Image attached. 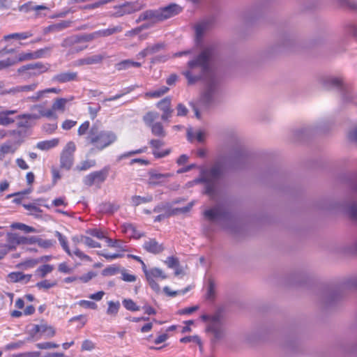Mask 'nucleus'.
Wrapping results in <instances>:
<instances>
[{"label": "nucleus", "mask_w": 357, "mask_h": 357, "mask_svg": "<svg viewBox=\"0 0 357 357\" xmlns=\"http://www.w3.org/2000/svg\"><path fill=\"white\" fill-rule=\"evenodd\" d=\"M213 53V47H206L188 61L185 69L182 72L190 85L204 80L200 102L206 106L218 102L222 95L220 80L214 73L211 66Z\"/></svg>", "instance_id": "1"}, {"label": "nucleus", "mask_w": 357, "mask_h": 357, "mask_svg": "<svg viewBox=\"0 0 357 357\" xmlns=\"http://www.w3.org/2000/svg\"><path fill=\"white\" fill-rule=\"evenodd\" d=\"M117 139L116 134L111 130H100L93 126L87 136L88 142L98 150H102L113 144Z\"/></svg>", "instance_id": "2"}, {"label": "nucleus", "mask_w": 357, "mask_h": 357, "mask_svg": "<svg viewBox=\"0 0 357 357\" xmlns=\"http://www.w3.org/2000/svg\"><path fill=\"white\" fill-rule=\"evenodd\" d=\"M323 85L326 89H337L341 93L342 99L345 102L351 101V87L345 84L342 79L335 77H326L323 79Z\"/></svg>", "instance_id": "3"}, {"label": "nucleus", "mask_w": 357, "mask_h": 357, "mask_svg": "<svg viewBox=\"0 0 357 357\" xmlns=\"http://www.w3.org/2000/svg\"><path fill=\"white\" fill-rule=\"evenodd\" d=\"M146 281L153 291L156 293L160 291V287L158 283V281L164 280L167 278V275L160 268L154 267L143 270Z\"/></svg>", "instance_id": "4"}, {"label": "nucleus", "mask_w": 357, "mask_h": 357, "mask_svg": "<svg viewBox=\"0 0 357 357\" xmlns=\"http://www.w3.org/2000/svg\"><path fill=\"white\" fill-rule=\"evenodd\" d=\"M223 172L224 167L217 164L204 173V181L206 183L205 192L209 196L212 197L214 192L213 183L221 176Z\"/></svg>", "instance_id": "5"}, {"label": "nucleus", "mask_w": 357, "mask_h": 357, "mask_svg": "<svg viewBox=\"0 0 357 357\" xmlns=\"http://www.w3.org/2000/svg\"><path fill=\"white\" fill-rule=\"evenodd\" d=\"M47 70V67L41 62L29 63L18 68L17 73L25 79L38 76Z\"/></svg>", "instance_id": "6"}, {"label": "nucleus", "mask_w": 357, "mask_h": 357, "mask_svg": "<svg viewBox=\"0 0 357 357\" xmlns=\"http://www.w3.org/2000/svg\"><path fill=\"white\" fill-rule=\"evenodd\" d=\"M228 156H250L252 154L248 146L240 141H235L226 146Z\"/></svg>", "instance_id": "7"}, {"label": "nucleus", "mask_w": 357, "mask_h": 357, "mask_svg": "<svg viewBox=\"0 0 357 357\" xmlns=\"http://www.w3.org/2000/svg\"><path fill=\"white\" fill-rule=\"evenodd\" d=\"M55 334V328L46 323H43V320L41 321L40 324H35L31 330V335L33 337H36L39 335L40 337L44 336L45 338H51Z\"/></svg>", "instance_id": "8"}, {"label": "nucleus", "mask_w": 357, "mask_h": 357, "mask_svg": "<svg viewBox=\"0 0 357 357\" xmlns=\"http://www.w3.org/2000/svg\"><path fill=\"white\" fill-rule=\"evenodd\" d=\"M38 87V83H32L27 85H18L8 90L1 91V95L11 94L17 97H22L23 94L33 91Z\"/></svg>", "instance_id": "9"}, {"label": "nucleus", "mask_w": 357, "mask_h": 357, "mask_svg": "<svg viewBox=\"0 0 357 357\" xmlns=\"http://www.w3.org/2000/svg\"><path fill=\"white\" fill-rule=\"evenodd\" d=\"M201 319L204 321H211V323L207 327V331L213 333L214 336L216 338H220L221 337L222 331L220 328V316L217 314L213 316H209L207 314H203L201 316Z\"/></svg>", "instance_id": "10"}, {"label": "nucleus", "mask_w": 357, "mask_h": 357, "mask_svg": "<svg viewBox=\"0 0 357 357\" xmlns=\"http://www.w3.org/2000/svg\"><path fill=\"white\" fill-rule=\"evenodd\" d=\"M108 173L109 169L107 168H104L98 172H92L85 177L84 183L89 186L94 184L99 185L105 181Z\"/></svg>", "instance_id": "11"}, {"label": "nucleus", "mask_w": 357, "mask_h": 357, "mask_svg": "<svg viewBox=\"0 0 357 357\" xmlns=\"http://www.w3.org/2000/svg\"><path fill=\"white\" fill-rule=\"evenodd\" d=\"M143 5L139 2H126L116 8L114 13L116 17H121L124 15L131 14L142 9Z\"/></svg>", "instance_id": "12"}, {"label": "nucleus", "mask_w": 357, "mask_h": 357, "mask_svg": "<svg viewBox=\"0 0 357 357\" xmlns=\"http://www.w3.org/2000/svg\"><path fill=\"white\" fill-rule=\"evenodd\" d=\"M145 20H149L153 23L162 21L160 9L158 10H147L142 13L137 20V22H140Z\"/></svg>", "instance_id": "13"}, {"label": "nucleus", "mask_w": 357, "mask_h": 357, "mask_svg": "<svg viewBox=\"0 0 357 357\" xmlns=\"http://www.w3.org/2000/svg\"><path fill=\"white\" fill-rule=\"evenodd\" d=\"M143 248L148 252L158 255L164 250V246L159 243L155 238H149L143 244Z\"/></svg>", "instance_id": "14"}, {"label": "nucleus", "mask_w": 357, "mask_h": 357, "mask_svg": "<svg viewBox=\"0 0 357 357\" xmlns=\"http://www.w3.org/2000/svg\"><path fill=\"white\" fill-rule=\"evenodd\" d=\"M171 101L172 99L169 97H166L159 101L157 104V107L163 112V114L161 116V119L163 121L168 120L171 116L172 113L173 112L172 109H171Z\"/></svg>", "instance_id": "15"}, {"label": "nucleus", "mask_w": 357, "mask_h": 357, "mask_svg": "<svg viewBox=\"0 0 357 357\" xmlns=\"http://www.w3.org/2000/svg\"><path fill=\"white\" fill-rule=\"evenodd\" d=\"M162 21L170 18L181 11V8L175 3L159 8Z\"/></svg>", "instance_id": "16"}, {"label": "nucleus", "mask_w": 357, "mask_h": 357, "mask_svg": "<svg viewBox=\"0 0 357 357\" xmlns=\"http://www.w3.org/2000/svg\"><path fill=\"white\" fill-rule=\"evenodd\" d=\"M225 215L226 211L222 206H217L212 208L206 210L204 213V217L210 221L224 218Z\"/></svg>", "instance_id": "17"}, {"label": "nucleus", "mask_w": 357, "mask_h": 357, "mask_svg": "<svg viewBox=\"0 0 357 357\" xmlns=\"http://www.w3.org/2000/svg\"><path fill=\"white\" fill-rule=\"evenodd\" d=\"M6 244L11 251L15 250L22 245V236L15 232H8L6 236Z\"/></svg>", "instance_id": "18"}, {"label": "nucleus", "mask_w": 357, "mask_h": 357, "mask_svg": "<svg viewBox=\"0 0 357 357\" xmlns=\"http://www.w3.org/2000/svg\"><path fill=\"white\" fill-rule=\"evenodd\" d=\"M317 128L307 126L294 131V136L296 139L303 141L316 132Z\"/></svg>", "instance_id": "19"}, {"label": "nucleus", "mask_w": 357, "mask_h": 357, "mask_svg": "<svg viewBox=\"0 0 357 357\" xmlns=\"http://www.w3.org/2000/svg\"><path fill=\"white\" fill-rule=\"evenodd\" d=\"M78 75L76 72H62L55 75L52 77V81L58 83H66L72 81H77Z\"/></svg>", "instance_id": "20"}, {"label": "nucleus", "mask_w": 357, "mask_h": 357, "mask_svg": "<svg viewBox=\"0 0 357 357\" xmlns=\"http://www.w3.org/2000/svg\"><path fill=\"white\" fill-rule=\"evenodd\" d=\"M19 10L22 12L28 13L31 10L36 11V17L45 16V14L42 15L41 10H47L48 8L44 5L33 6L31 1L26 3L20 6Z\"/></svg>", "instance_id": "21"}, {"label": "nucleus", "mask_w": 357, "mask_h": 357, "mask_svg": "<svg viewBox=\"0 0 357 357\" xmlns=\"http://www.w3.org/2000/svg\"><path fill=\"white\" fill-rule=\"evenodd\" d=\"M105 58V55L100 54L88 56L84 58L78 59L77 61V65L83 66V65L98 64V63H100Z\"/></svg>", "instance_id": "22"}, {"label": "nucleus", "mask_w": 357, "mask_h": 357, "mask_svg": "<svg viewBox=\"0 0 357 357\" xmlns=\"http://www.w3.org/2000/svg\"><path fill=\"white\" fill-rule=\"evenodd\" d=\"M8 278L12 282H23L26 284L31 281L32 275L24 274L22 272L16 271L10 273Z\"/></svg>", "instance_id": "23"}, {"label": "nucleus", "mask_w": 357, "mask_h": 357, "mask_svg": "<svg viewBox=\"0 0 357 357\" xmlns=\"http://www.w3.org/2000/svg\"><path fill=\"white\" fill-rule=\"evenodd\" d=\"M19 143L16 141H7L0 147V152L2 154H13L19 147Z\"/></svg>", "instance_id": "24"}, {"label": "nucleus", "mask_w": 357, "mask_h": 357, "mask_svg": "<svg viewBox=\"0 0 357 357\" xmlns=\"http://www.w3.org/2000/svg\"><path fill=\"white\" fill-rule=\"evenodd\" d=\"M206 134L204 131H195L192 128L187 130V137L190 142L197 140L199 142H203L205 139Z\"/></svg>", "instance_id": "25"}, {"label": "nucleus", "mask_w": 357, "mask_h": 357, "mask_svg": "<svg viewBox=\"0 0 357 357\" xmlns=\"http://www.w3.org/2000/svg\"><path fill=\"white\" fill-rule=\"evenodd\" d=\"M123 31V26L121 25L109 26L106 29H101L98 31L99 38L107 37L114 33H120Z\"/></svg>", "instance_id": "26"}, {"label": "nucleus", "mask_w": 357, "mask_h": 357, "mask_svg": "<svg viewBox=\"0 0 357 357\" xmlns=\"http://www.w3.org/2000/svg\"><path fill=\"white\" fill-rule=\"evenodd\" d=\"M33 36V33L31 31H25L21 33H13L8 35H5L3 38V40L8 41L10 39L15 40H26Z\"/></svg>", "instance_id": "27"}, {"label": "nucleus", "mask_w": 357, "mask_h": 357, "mask_svg": "<svg viewBox=\"0 0 357 357\" xmlns=\"http://www.w3.org/2000/svg\"><path fill=\"white\" fill-rule=\"evenodd\" d=\"M142 66V63L137 61H133L130 59L123 60L116 65V68L118 70H123L130 68L131 67L139 68Z\"/></svg>", "instance_id": "28"}, {"label": "nucleus", "mask_w": 357, "mask_h": 357, "mask_svg": "<svg viewBox=\"0 0 357 357\" xmlns=\"http://www.w3.org/2000/svg\"><path fill=\"white\" fill-rule=\"evenodd\" d=\"M54 269V265L52 264H43L40 266L36 270V275H38L40 278H44L47 276V274L52 273Z\"/></svg>", "instance_id": "29"}, {"label": "nucleus", "mask_w": 357, "mask_h": 357, "mask_svg": "<svg viewBox=\"0 0 357 357\" xmlns=\"http://www.w3.org/2000/svg\"><path fill=\"white\" fill-rule=\"evenodd\" d=\"M54 235L57 237L63 250L68 254V256L72 257V252L68 246L67 238L58 231H55Z\"/></svg>", "instance_id": "30"}, {"label": "nucleus", "mask_w": 357, "mask_h": 357, "mask_svg": "<svg viewBox=\"0 0 357 357\" xmlns=\"http://www.w3.org/2000/svg\"><path fill=\"white\" fill-rule=\"evenodd\" d=\"M172 176L171 174H160V173H154L151 174L150 176V183L153 185H158L164 181H165L166 178Z\"/></svg>", "instance_id": "31"}, {"label": "nucleus", "mask_w": 357, "mask_h": 357, "mask_svg": "<svg viewBox=\"0 0 357 357\" xmlns=\"http://www.w3.org/2000/svg\"><path fill=\"white\" fill-rule=\"evenodd\" d=\"M209 27V22L207 21H203L200 23L197 24L195 26V33H196V38L197 40H199L202 39L204 32L206 31V29Z\"/></svg>", "instance_id": "32"}, {"label": "nucleus", "mask_w": 357, "mask_h": 357, "mask_svg": "<svg viewBox=\"0 0 357 357\" xmlns=\"http://www.w3.org/2000/svg\"><path fill=\"white\" fill-rule=\"evenodd\" d=\"M125 231L130 233L131 237L135 239H139L140 238L144 236V233L141 232L137 230V228L132 224H127L124 226Z\"/></svg>", "instance_id": "33"}, {"label": "nucleus", "mask_w": 357, "mask_h": 357, "mask_svg": "<svg viewBox=\"0 0 357 357\" xmlns=\"http://www.w3.org/2000/svg\"><path fill=\"white\" fill-rule=\"evenodd\" d=\"M61 92L60 89L57 88H49L46 89L45 90L38 91L35 96H33L31 97H29V99L31 101H38L39 100L44 94L48 93H59Z\"/></svg>", "instance_id": "34"}, {"label": "nucleus", "mask_w": 357, "mask_h": 357, "mask_svg": "<svg viewBox=\"0 0 357 357\" xmlns=\"http://www.w3.org/2000/svg\"><path fill=\"white\" fill-rule=\"evenodd\" d=\"M73 100V97H71L70 99L67 98H57L52 105V108L54 111H61L64 112L66 105L68 102Z\"/></svg>", "instance_id": "35"}, {"label": "nucleus", "mask_w": 357, "mask_h": 357, "mask_svg": "<svg viewBox=\"0 0 357 357\" xmlns=\"http://www.w3.org/2000/svg\"><path fill=\"white\" fill-rule=\"evenodd\" d=\"M40 261L38 259H26L17 265L18 268L28 269L35 267Z\"/></svg>", "instance_id": "36"}, {"label": "nucleus", "mask_w": 357, "mask_h": 357, "mask_svg": "<svg viewBox=\"0 0 357 357\" xmlns=\"http://www.w3.org/2000/svg\"><path fill=\"white\" fill-rule=\"evenodd\" d=\"M169 89L168 87L163 86L158 89L146 92L145 93V96L146 98H160V96H162L164 94H165L166 93H167L169 91Z\"/></svg>", "instance_id": "37"}, {"label": "nucleus", "mask_w": 357, "mask_h": 357, "mask_svg": "<svg viewBox=\"0 0 357 357\" xmlns=\"http://www.w3.org/2000/svg\"><path fill=\"white\" fill-rule=\"evenodd\" d=\"M59 140L54 139L52 140L43 141L37 144V148L41 150H49L58 144Z\"/></svg>", "instance_id": "38"}, {"label": "nucleus", "mask_w": 357, "mask_h": 357, "mask_svg": "<svg viewBox=\"0 0 357 357\" xmlns=\"http://www.w3.org/2000/svg\"><path fill=\"white\" fill-rule=\"evenodd\" d=\"M57 285L56 280H43L36 283V287L38 289L47 290Z\"/></svg>", "instance_id": "39"}, {"label": "nucleus", "mask_w": 357, "mask_h": 357, "mask_svg": "<svg viewBox=\"0 0 357 357\" xmlns=\"http://www.w3.org/2000/svg\"><path fill=\"white\" fill-rule=\"evenodd\" d=\"M12 58H13V60H14V61H15V64L19 62L34 59L33 52H21L17 56L12 57Z\"/></svg>", "instance_id": "40"}, {"label": "nucleus", "mask_w": 357, "mask_h": 357, "mask_svg": "<svg viewBox=\"0 0 357 357\" xmlns=\"http://www.w3.org/2000/svg\"><path fill=\"white\" fill-rule=\"evenodd\" d=\"M10 228L13 229H19L24 231L25 233H31L35 231V229L33 227L21 222H14L11 224Z\"/></svg>", "instance_id": "41"}, {"label": "nucleus", "mask_w": 357, "mask_h": 357, "mask_svg": "<svg viewBox=\"0 0 357 357\" xmlns=\"http://www.w3.org/2000/svg\"><path fill=\"white\" fill-rule=\"evenodd\" d=\"M81 241L83 242L86 246L91 248H96L101 247V244L100 243L95 241L89 236H82Z\"/></svg>", "instance_id": "42"}, {"label": "nucleus", "mask_w": 357, "mask_h": 357, "mask_svg": "<svg viewBox=\"0 0 357 357\" xmlns=\"http://www.w3.org/2000/svg\"><path fill=\"white\" fill-rule=\"evenodd\" d=\"M120 268L116 265H112L106 267L102 271L103 276L114 275L120 272Z\"/></svg>", "instance_id": "43"}, {"label": "nucleus", "mask_w": 357, "mask_h": 357, "mask_svg": "<svg viewBox=\"0 0 357 357\" xmlns=\"http://www.w3.org/2000/svg\"><path fill=\"white\" fill-rule=\"evenodd\" d=\"M52 50V47H46L45 48H42L36 51L33 52L34 59L44 58L50 54Z\"/></svg>", "instance_id": "44"}, {"label": "nucleus", "mask_w": 357, "mask_h": 357, "mask_svg": "<svg viewBox=\"0 0 357 357\" xmlns=\"http://www.w3.org/2000/svg\"><path fill=\"white\" fill-rule=\"evenodd\" d=\"M98 31L78 36L79 42H90L98 38Z\"/></svg>", "instance_id": "45"}, {"label": "nucleus", "mask_w": 357, "mask_h": 357, "mask_svg": "<svg viewBox=\"0 0 357 357\" xmlns=\"http://www.w3.org/2000/svg\"><path fill=\"white\" fill-rule=\"evenodd\" d=\"M119 308H120V303L119 301H116V302H114L112 301H109L107 313L108 314L116 315L118 313Z\"/></svg>", "instance_id": "46"}, {"label": "nucleus", "mask_w": 357, "mask_h": 357, "mask_svg": "<svg viewBox=\"0 0 357 357\" xmlns=\"http://www.w3.org/2000/svg\"><path fill=\"white\" fill-rule=\"evenodd\" d=\"M152 133L156 136H164L165 131L161 123L157 122L152 124L151 126Z\"/></svg>", "instance_id": "47"}, {"label": "nucleus", "mask_w": 357, "mask_h": 357, "mask_svg": "<svg viewBox=\"0 0 357 357\" xmlns=\"http://www.w3.org/2000/svg\"><path fill=\"white\" fill-rule=\"evenodd\" d=\"M123 305L125 307V308L128 310L132 312H136L139 310V307L137 305V304L132 299H124L123 301Z\"/></svg>", "instance_id": "48"}, {"label": "nucleus", "mask_w": 357, "mask_h": 357, "mask_svg": "<svg viewBox=\"0 0 357 357\" xmlns=\"http://www.w3.org/2000/svg\"><path fill=\"white\" fill-rule=\"evenodd\" d=\"M158 118V114L155 112H149L144 116L145 123L149 127L153 124L154 121Z\"/></svg>", "instance_id": "49"}, {"label": "nucleus", "mask_w": 357, "mask_h": 357, "mask_svg": "<svg viewBox=\"0 0 357 357\" xmlns=\"http://www.w3.org/2000/svg\"><path fill=\"white\" fill-rule=\"evenodd\" d=\"M134 89H135L134 86H130V87L126 88V89H123L121 93H117L112 97L105 98L104 100V101L107 102V101H114V100H118L120 98H121L122 96H123L124 95L128 94L130 92H131L132 91H133Z\"/></svg>", "instance_id": "50"}, {"label": "nucleus", "mask_w": 357, "mask_h": 357, "mask_svg": "<svg viewBox=\"0 0 357 357\" xmlns=\"http://www.w3.org/2000/svg\"><path fill=\"white\" fill-rule=\"evenodd\" d=\"M75 149V144L73 142H69L63 150L62 156H71Z\"/></svg>", "instance_id": "51"}, {"label": "nucleus", "mask_w": 357, "mask_h": 357, "mask_svg": "<svg viewBox=\"0 0 357 357\" xmlns=\"http://www.w3.org/2000/svg\"><path fill=\"white\" fill-rule=\"evenodd\" d=\"M55 243V241L51 239H43L38 237L37 245L40 248L47 249L54 246Z\"/></svg>", "instance_id": "52"}, {"label": "nucleus", "mask_w": 357, "mask_h": 357, "mask_svg": "<svg viewBox=\"0 0 357 357\" xmlns=\"http://www.w3.org/2000/svg\"><path fill=\"white\" fill-rule=\"evenodd\" d=\"M86 233L91 236L96 237L100 240L105 238L104 232L99 229H89L86 231Z\"/></svg>", "instance_id": "53"}, {"label": "nucleus", "mask_w": 357, "mask_h": 357, "mask_svg": "<svg viewBox=\"0 0 357 357\" xmlns=\"http://www.w3.org/2000/svg\"><path fill=\"white\" fill-rule=\"evenodd\" d=\"M120 271L121 273L122 280L128 282H133L136 281V276L133 274L130 273L127 270L123 269Z\"/></svg>", "instance_id": "54"}, {"label": "nucleus", "mask_w": 357, "mask_h": 357, "mask_svg": "<svg viewBox=\"0 0 357 357\" xmlns=\"http://www.w3.org/2000/svg\"><path fill=\"white\" fill-rule=\"evenodd\" d=\"M152 200V197L149 196L146 197H140V196H134L132 197V202L133 205L138 206L143 203H147Z\"/></svg>", "instance_id": "55"}, {"label": "nucleus", "mask_w": 357, "mask_h": 357, "mask_svg": "<svg viewBox=\"0 0 357 357\" xmlns=\"http://www.w3.org/2000/svg\"><path fill=\"white\" fill-rule=\"evenodd\" d=\"M95 348H96V344L91 340L86 339V340H84L82 343L81 351H91L93 350Z\"/></svg>", "instance_id": "56"}, {"label": "nucleus", "mask_w": 357, "mask_h": 357, "mask_svg": "<svg viewBox=\"0 0 357 357\" xmlns=\"http://www.w3.org/2000/svg\"><path fill=\"white\" fill-rule=\"evenodd\" d=\"M70 25V22L68 21H61L59 23L52 24L53 32H59Z\"/></svg>", "instance_id": "57"}, {"label": "nucleus", "mask_w": 357, "mask_h": 357, "mask_svg": "<svg viewBox=\"0 0 357 357\" xmlns=\"http://www.w3.org/2000/svg\"><path fill=\"white\" fill-rule=\"evenodd\" d=\"M39 109V112L41 116H45L47 118L56 117L54 114V109L52 107V109H44L41 105L36 106Z\"/></svg>", "instance_id": "58"}, {"label": "nucleus", "mask_w": 357, "mask_h": 357, "mask_svg": "<svg viewBox=\"0 0 357 357\" xmlns=\"http://www.w3.org/2000/svg\"><path fill=\"white\" fill-rule=\"evenodd\" d=\"M74 254L77 257H78L81 260H85L87 261H92V259L90 256L84 254L81 250L76 248L73 252H72V255Z\"/></svg>", "instance_id": "59"}, {"label": "nucleus", "mask_w": 357, "mask_h": 357, "mask_svg": "<svg viewBox=\"0 0 357 357\" xmlns=\"http://www.w3.org/2000/svg\"><path fill=\"white\" fill-rule=\"evenodd\" d=\"M77 304L79 306L83 307L84 308L92 309V310H96L98 308L97 304L91 301L81 300L77 303Z\"/></svg>", "instance_id": "60"}, {"label": "nucleus", "mask_w": 357, "mask_h": 357, "mask_svg": "<svg viewBox=\"0 0 357 357\" xmlns=\"http://www.w3.org/2000/svg\"><path fill=\"white\" fill-rule=\"evenodd\" d=\"M96 275H97V274L96 272L89 271L86 274H84L82 276L79 277V281H80L83 283H87L90 280H91L93 278H95Z\"/></svg>", "instance_id": "61"}, {"label": "nucleus", "mask_w": 357, "mask_h": 357, "mask_svg": "<svg viewBox=\"0 0 357 357\" xmlns=\"http://www.w3.org/2000/svg\"><path fill=\"white\" fill-rule=\"evenodd\" d=\"M38 236H22V245H33L38 243Z\"/></svg>", "instance_id": "62"}, {"label": "nucleus", "mask_w": 357, "mask_h": 357, "mask_svg": "<svg viewBox=\"0 0 357 357\" xmlns=\"http://www.w3.org/2000/svg\"><path fill=\"white\" fill-rule=\"evenodd\" d=\"M96 164L95 160H86L84 161L80 165L77 166V169L79 171L87 170L89 168L93 167Z\"/></svg>", "instance_id": "63"}, {"label": "nucleus", "mask_w": 357, "mask_h": 357, "mask_svg": "<svg viewBox=\"0 0 357 357\" xmlns=\"http://www.w3.org/2000/svg\"><path fill=\"white\" fill-rule=\"evenodd\" d=\"M15 65V61L13 60L12 57L7 58L0 61V70L9 68L12 66Z\"/></svg>", "instance_id": "64"}]
</instances>
